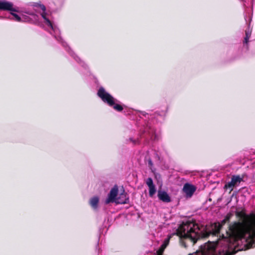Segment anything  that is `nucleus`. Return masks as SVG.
Listing matches in <instances>:
<instances>
[{
	"label": "nucleus",
	"mask_w": 255,
	"mask_h": 255,
	"mask_svg": "<svg viewBox=\"0 0 255 255\" xmlns=\"http://www.w3.org/2000/svg\"><path fill=\"white\" fill-rule=\"evenodd\" d=\"M235 215L243 220L235 221L229 224V231L227 232L229 238L237 241L244 239L248 235L250 238L255 239V224H253L255 215L254 213L248 215L244 209L241 211H236Z\"/></svg>",
	"instance_id": "obj_1"
},
{
	"label": "nucleus",
	"mask_w": 255,
	"mask_h": 255,
	"mask_svg": "<svg viewBox=\"0 0 255 255\" xmlns=\"http://www.w3.org/2000/svg\"><path fill=\"white\" fill-rule=\"evenodd\" d=\"M196 226H197L198 230H199L198 225L195 224H193V227H190L189 230L187 229L186 232L185 227H181L180 228L181 231L178 230L177 234L180 238L184 239H189L193 243V245H194L198 240L207 239L211 234L215 236L218 235L222 228L219 224V222H216L212 225L211 232L205 231L199 233L195 231V227Z\"/></svg>",
	"instance_id": "obj_2"
},
{
	"label": "nucleus",
	"mask_w": 255,
	"mask_h": 255,
	"mask_svg": "<svg viewBox=\"0 0 255 255\" xmlns=\"http://www.w3.org/2000/svg\"><path fill=\"white\" fill-rule=\"evenodd\" d=\"M97 95L101 99L103 102L107 104L110 107L116 111L121 112L123 110L122 105L116 103L117 101L111 95L107 93L103 87H100L98 91Z\"/></svg>",
	"instance_id": "obj_3"
},
{
	"label": "nucleus",
	"mask_w": 255,
	"mask_h": 255,
	"mask_svg": "<svg viewBox=\"0 0 255 255\" xmlns=\"http://www.w3.org/2000/svg\"><path fill=\"white\" fill-rule=\"evenodd\" d=\"M243 176L241 177L240 175H234L231 177V180L230 182L225 184L224 186L225 189H229L230 192L232 191L234 188L238 186L240 183L243 181Z\"/></svg>",
	"instance_id": "obj_4"
},
{
	"label": "nucleus",
	"mask_w": 255,
	"mask_h": 255,
	"mask_svg": "<svg viewBox=\"0 0 255 255\" xmlns=\"http://www.w3.org/2000/svg\"><path fill=\"white\" fill-rule=\"evenodd\" d=\"M118 186L115 185L112 188L108 195V197L106 201V203L108 204L111 202H116L117 197L118 196Z\"/></svg>",
	"instance_id": "obj_5"
},
{
	"label": "nucleus",
	"mask_w": 255,
	"mask_h": 255,
	"mask_svg": "<svg viewBox=\"0 0 255 255\" xmlns=\"http://www.w3.org/2000/svg\"><path fill=\"white\" fill-rule=\"evenodd\" d=\"M129 196L123 188L122 192L118 195L116 203L117 204H125L129 203Z\"/></svg>",
	"instance_id": "obj_6"
},
{
	"label": "nucleus",
	"mask_w": 255,
	"mask_h": 255,
	"mask_svg": "<svg viewBox=\"0 0 255 255\" xmlns=\"http://www.w3.org/2000/svg\"><path fill=\"white\" fill-rule=\"evenodd\" d=\"M0 10L9 11H18L17 8L13 7L12 3L5 0L0 1Z\"/></svg>",
	"instance_id": "obj_7"
},
{
	"label": "nucleus",
	"mask_w": 255,
	"mask_h": 255,
	"mask_svg": "<svg viewBox=\"0 0 255 255\" xmlns=\"http://www.w3.org/2000/svg\"><path fill=\"white\" fill-rule=\"evenodd\" d=\"M196 190V187L189 183H185L183 188V191L187 197H192Z\"/></svg>",
	"instance_id": "obj_8"
},
{
	"label": "nucleus",
	"mask_w": 255,
	"mask_h": 255,
	"mask_svg": "<svg viewBox=\"0 0 255 255\" xmlns=\"http://www.w3.org/2000/svg\"><path fill=\"white\" fill-rule=\"evenodd\" d=\"M157 197L160 200L164 203H169L171 201L170 197L165 191L158 190Z\"/></svg>",
	"instance_id": "obj_9"
},
{
	"label": "nucleus",
	"mask_w": 255,
	"mask_h": 255,
	"mask_svg": "<svg viewBox=\"0 0 255 255\" xmlns=\"http://www.w3.org/2000/svg\"><path fill=\"white\" fill-rule=\"evenodd\" d=\"M169 239L165 240L163 244L156 252L157 255H162L163 252L168 244Z\"/></svg>",
	"instance_id": "obj_10"
},
{
	"label": "nucleus",
	"mask_w": 255,
	"mask_h": 255,
	"mask_svg": "<svg viewBox=\"0 0 255 255\" xmlns=\"http://www.w3.org/2000/svg\"><path fill=\"white\" fill-rule=\"evenodd\" d=\"M233 216V213L231 212L228 213L225 218L220 223L219 222L221 227L222 228L226 223H229Z\"/></svg>",
	"instance_id": "obj_11"
},
{
	"label": "nucleus",
	"mask_w": 255,
	"mask_h": 255,
	"mask_svg": "<svg viewBox=\"0 0 255 255\" xmlns=\"http://www.w3.org/2000/svg\"><path fill=\"white\" fill-rule=\"evenodd\" d=\"M99 201L98 197H94L90 199V204L93 208L96 209L98 207Z\"/></svg>",
	"instance_id": "obj_12"
},
{
	"label": "nucleus",
	"mask_w": 255,
	"mask_h": 255,
	"mask_svg": "<svg viewBox=\"0 0 255 255\" xmlns=\"http://www.w3.org/2000/svg\"><path fill=\"white\" fill-rule=\"evenodd\" d=\"M41 15L42 17V18L45 20L48 26H50L51 28H52V23L51 21L46 17V13L45 12V11H43V12L41 14Z\"/></svg>",
	"instance_id": "obj_13"
},
{
	"label": "nucleus",
	"mask_w": 255,
	"mask_h": 255,
	"mask_svg": "<svg viewBox=\"0 0 255 255\" xmlns=\"http://www.w3.org/2000/svg\"><path fill=\"white\" fill-rule=\"evenodd\" d=\"M148 187H149V196L150 197H152L154 195V194L156 192V189H155V185H154L153 186H150Z\"/></svg>",
	"instance_id": "obj_14"
},
{
	"label": "nucleus",
	"mask_w": 255,
	"mask_h": 255,
	"mask_svg": "<svg viewBox=\"0 0 255 255\" xmlns=\"http://www.w3.org/2000/svg\"><path fill=\"white\" fill-rule=\"evenodd\" d=\"M13 11H10V14L14 17V20L16 21H20L21 20L20 17L18 15L15 13H13Z\"/></svg>",
	"instance_id": "obj_15"
},
{
	"label": "nucleus",
	"mask_w": 255,
	"mask_h": 255,
	"mask_svg": "<svg viewBox=\"0 0 255 255\" xmlns=\"http://www.w3.org/2000/svg\"><path fill=\"white\" fill-rule=\"evenodd\" d=\"M146 184L147 185V186L148 187H150V186H153L154 185V184L153 183V181H152V179L150 177H149L146 180Z\"/></svg>",
	"instance_id": "obj_16"
},
{
	"label": "nucleus",
	"mask_w": 255,
	"mask_h": 255,
	"mask_svg": "<svg viewBox=\"0 0 255 255\" xmlns=\"http://www.w3.org/2000/svg\"><path fill=\"white\" fill-rule=\"evenodd\" d=\"M245 33H246L245 37L250 38L251 35V32L250 31L249 29H248V30H246Z\"/></svg>",
	"instance_id": "obj_17"
},
{
	"label": "nucleus",
	"mask_w": 255,
	"mask_h": 255,
	"mask_svg": "<svg viewBox=\"0 0 255 255\" xmlns=\"http://www.w3.org/2000/svg\"><path fill=\"white\" fill-rule=\"evenodd\" d=\"M129 140L131 142L133 143V144H136L138 143V139H133L132 138H129Z\"/></svg>",
	"instance_id": "obj_18"
},
{
	"label": "nucleus",
	"mask_w": 255,
	"mask_h": 255,
	"mask_svg": "<svg viewBox=\"0 0 255 255\" xmlns=\"http://www.w3.org/2000/svg\"><path fill=\"white\" fill-rule=\"evenodd\" d=\"M39 6L43 11H46V7L43 4H39Z\"/></svg>",
	"instance_id": "obj_19"
},
{
	"label": "nucleus",
	"mask_w": 255,
	"mask_h": 255,
	"mask_svg": "<svg viewBox=\"0 0 255 255\" xmlns=\"http://www.w3.org/2000/svg\"><path fill=\"white\" fill-rule=\"evenodd\" d=\"M249 38H249V37H245V38H244V43L247 44L249 42Z\"/></svg>",
	"instance_id": "obj_20"
},
{
	"label": "nucleus",
	"mask_w": 255,
	"mask_h": 255,
	"mask_svg": "<svg viewBox=\"0 0 255 255\" xmlns=\"http://www.w3.org/2000/svg\"><path fill=\"white\" fill-rule=\"evenodd\" d=\"M148 165H149V166H152V161L150 159L148 160Z\"/></svg>",
	"instance_id": "obj_21"
}]
</instances>
